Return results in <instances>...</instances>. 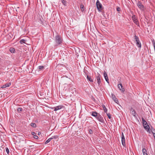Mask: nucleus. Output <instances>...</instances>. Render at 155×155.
I'll list each match as a JSON object with an SVG mask.
<instances>
[{"instance_id":"1","label":"nucleus","mask_w":155,"mask_h":155,"mask_svg":"<svg viewBox=\"0 0 155 155\" xmlns=\"http://www.w3.org/2000/svg\"><path fill=\"white\" fill-rule=\"evenodd\" d=\"M56 42L59 45L61 44L62 42V39L61 37L59 35L56 36L55 37Z\"/></svg>"},{"instance_id":"2","label":"nucleus","mask_w":155,"mask_h":155,"mask_svg":"<svg viewBox=\"0 0 155 155\" xmlns=\"http://www.w3.org/2000/svg\"><path fill=\"white\" fill-rule=\"evenodd\" d=\"M136 42V45L138 47L140 48L141 47V44L140 42L139 38L138 36H137L136 35L134 36Z\"/></svg>"},{"instance_id":"3","label":"nucleus","mask_w":155,"mask_h":155,"mask_svg":"<svg viewBox=\"0 0 155 155\" xmlns=\"http://www.w3.org/2000/svg\"><path fill=\"white\" fill-rule=\"evenodd\" d=\"M101 75L100 74L98 73L97 74V77L96 78V79L97 80V81L98 83V86L99 87H101Z\"/></svg>"},{"instance_id":"4","label":"nucleus","mask_w":155,"mask_h":155,"mask_svg":"<svg viewBox=\"0 0 155 155\" xmlns=\"http://www.w3.org/2000/svg\"><path fill=\"white\" fill-rule=\"evenodd\" d=\"M97 8L98 11H100L102 10V5L98 0L96 2Z\"/></svg>"},{"instance_id":"5","label":"nucleus","mask_w":155,"mask_h":155,"mask_svg":"<svg viewBox=\"0 0 155 155\" xmlns=\"http://www.w3.org/2000/svg\"><path fill=\"white\" fill-rule=\"evenodd\" d=\"M121 142H122V145L124 146L125 147L126 146V143L125 142V139L124 138V134L123 132H122L121 133Z\"/></svg>"},{"instance_id":"6","label":"nucleus","mask_w":155,"mask_h":155,"mask_svg":"<svg viewBox=\"0 0 155 155\" xmlns=\"http://www.w3.org/2000/svg\"><path fill=\"white\" fill-rule=\"evenodd\" d=\"M132 19L135 24L139 27L140 25L139 22L137 19L136 18L135 15H134L132 16Z\"/></svg>"},{"instance_id":"7","label":"nucleus","mask_w":155,"mask_h":155,"mask_svg":"<svg viewBox=\"0 0 155 155\" xmlns=\"http://www.w3.org/2000/svg\"><path fill=\"white\" fill-rule=\"evenodd\" d=\"M96 118L99 121L101 122H104V120L103 117L100 115H98Z\"/></svg>"},{"instance_id":"8","label":"nucleus","mask_w":155,"mask_h":155,"mask_svg":"<svg viewBox=\"0 0 155 155\" xmlns=\"http://www.w3.org/2000/svg\"><path fill=\"white\" fill-rule=\"evenodd\" d=\"M118 87L119 89L122 92H124V88L123 87L122 84H119L118 85Z\"/></svg>"},{"instance_id":"9","label":"nucleus","mask_w":155,"mask_h":155,"mask_svg":"<svg viewBox=\"0 0 155 155\" xmlns=\"http://www.w3.org/2000/svg\"><path fill=\"white\" fill-rule=\"evenodd\" d=\"M137 5L138 7L141 9H143L144 8L143 5L142 4L141 2L140 1H139L137 4Z\"/></svg>"},{"instance_id":"10","label":"nucleus","mask_w":155,"mask_h":155,"mask_svg":"<svg viewBox=\"0 0 155 155\" xmlns=\"http://www.w3.org/2000/svg\"><path fill=\"white\" fill-rule=\"evenodd\" d=\"M63 107V106L62 105H59L57 106L56 107H54L53 108H52V109H54V111H57L58 110L61 109Z\"/></svg>"},{"instance_id":"11","label":"nucleus","mask_w":155,"mask_h":155,"mask_svg":"<svg viewBox=\"0 0 155 155\" xmlns=\"http://www.w3.org/2000/svg\"><path fill=\"white\" fill-rule=\"evenodd\" d=\"M104 75L106 81L108 83H109V81L106 72L105 71H104Z\"/></svg>"},{"instance_id":"12","label":"nucleus","mask_w":155,"mask_h":155,"mask_svg":"<svg viewBox=\"0 0 155 155\" xmlns=\"http://www.w3.org/2000/svg\"><path fill=\"white\" fill-rule=\"evenodd\" d=\"M143 127L147 131L150 132V128L148 125L144 126Z\"/></svg>"},{"instance_id":"13","label":"nucleus","mask_w":155,"mask_h":155,"mask_svg":"<svg viewBox=\"0 0 155 155\" xmlns=\"http://www.w3.org/2000/svg\"><path fill=\"white\" fill-rule=\"evenodd\" d=\"M11 85V84L10 82L8 83H6L5 84V85L2 86V88H5L7 87H9V86H10Z\"/></svg>"},{"instance_id":"14","label":"nucleus","mask_w":155,"mask_h":155,"mask_svg":"<svg viewBox=\"0 0 155 155\" xmlns=\"http://www.w3.org/2000/svg\"><path fill=\"white\" fill-rule=\"evenodd\" d=\"M142 122L143 124V127L144 126H146L147 125H148L147 124V122L146 121V120L143 118H142Z\"/></svg>"},{"instance_id":"15","label":"nucleus","mask_w":155,"mask_h":155,"mask_svg":"<svg viewBox=\"0 0 155 155\" xmlns=\"http://www.w3.org/2000/svg\"><path fill=\"white\" fill-rule=\"evenodd\" d=\"M61 2L65 6H67L68 2L66 1L65 0H61Z\"/></svg>"},{"instance_id":"16","label":"nucleus","mask_w":155,"mask_h":155,"mask_svg":"<svg viewBox=\"0 0 155 155\" xmlns=\"http://www.w3.org/2000/svg\"><path fill=\"white\" fill-rule=\"evenodd\" d=\"M98 113L96 111L92 112L91 114V115L92 116L96 117Z\"/></svg>"},{"instance_id":"17","label":"nucleus","mask_w":155,"mask_h":155,"mask_svg":"<svg viewBox=\"0 0 155 155\" xmlns=\"http://www.w3.org/2000/svg\"><path fill=\"white\" fill-rule=\"evenodd\" d=\"M80 8L82 12H83L84 11V7L82 4L81 5Z\"/></svg>"},{"instance_id":"18","label":"nucleus","mask_w":155,"mask_h":155,"mask_svg":"<svg viewBox=\"0 0 155 155\" xmlns=\"http://www.w3.org/2000/svg\"><path fill=\"white\" fill-rule=\"evenodd\" d=\"M87 79L89 81H90L91 82H93V80L91 78V77L90 76H89L88 75H87Z\"/></svg>"},{"instance_id":"19","label":"nucleus","mask_w":155,"mask_h":155,"mask_svg":"<svg viewBox=\"0 0 155 155\" xmlns=\"http://www.w3.org/2000/svg\"><path fill=\"white\" fill-rule=\"evenodd\" d=\"M142 151L143 155H148L147 153V151L145 148L143 149Z\"/></svg>"},{"instance_id":"20","label":"nucleus","mask_w":155,"mask_h":155,"mask_svg":"<svg viewBox=\"0 0 155 155\" xmlns=\"http://www.w3.org/2000/svg\"><path fill=\"white\" fill-rule=\"evenodd\" d=\"M131 111L132 114L134 115V116H135V114H136V112L134 109L132 108Z\"/></svg>"},{"instance_id":"21","label":"nucleus","mask_w":155,"mask_h":155,"mask_svg":"<svg viewBox=\"0 0 155 155\" xmlns=\"http://www.w3.org/2000/svg\"><path fill=\"white\" fill-rule=\"evenodd\" d=\"M44 68V67L43 66H40L38 67V69L39 70H42Z\"/></svg>"},{"instance_id":"22","label":"nucleus","mask_w":155,"mask_h":155,"mask_svg":"<svg viewBox=\"0 0 155 155\" xmlns=\"http://www.w3.org/2000/svg\"><path fill=\"white\" fill-rule=\"evenodd\" d=\"M102 108H103V110L104 111V112L107 113V110L106 108L105 107V106L104 105H103Z\"/></svg>"},{"instance_id":"23","label":"nucleus","mask_w":155,"mask_h":155,"mask_svg":"<svg viewBox=\"0 0 155 155\" xmlns=\"http://www.w3.org/2000/svg\"><path fill=\"white\" fill-rule=\"evenodd\" d=\"M26 41V40L24 39H22L20 40V43L22 44L23 43H25Z\"/></svg>"},{"instance_id":"24","label":"nucleus","mask_w":155,"mask_h":155,"mask_svg":"<svg viewBox=\"0 0 155 155\" xmlns=\"http://www.w3.org/2000/svg\"><path fill=\"white\" fill-rule=\"evenodd\" d=\"M31 127H36V125L35 123H31Z\"/></svg>"},{"instance_id":"25","label":"nucleus","mask_w":155,"mask_h":155,"mask_svg":"<svg viewBox=\"0 0 155 155\" xmlns=\"http://www.w3.org/2000/svg\"><path fill=\"white\" fill-rule=\"evenodd\" d=\"M51 138H49L45 142V144H47L49 142H50L51 140Z\"/></svg>"},{"instance_id":"26","label":"nucleus","mask_w":155,"mask_h":155,"mask_svg":"<svg viewBox=\"0 0 155 155\" xmlns=\"http://www.w3.org/2000/svg\"><path fill=\"white\" fill-rule=\"evenodd\" d=\"M10 51L12 53H14L15 50L14 48H10Z\"/></svg>"},{"instance_id":"27","label":"nucleus","mask_w":155,"mask_h":155,"mask_svg":"<svg viewBox=\"0 0 155 155\" xmlns=\"http://www.w3.org/2000/svg\"><path fill=\"white\" fill-rule=\"evenodd\" d=\"M58 137V136H52L50 138H51V140H52L53 139H56Z\"/></svg>"},{"instance_id":"28","label":"nucleus","mask_w":155,"mask_h":155,"mask_svg":"<svg viewBox=\"0 0 155 155\" xmlns=\"http://www.w3.org/2000/svg\"><path fill=\"white\" fill-rule=\"evenodd\" d=\"M22 108H21V107H18L17 109V110H18V112H19V113L20 112H21L22 111Z\"/></svg>"},{"instance_id":"29","label":"nucleus","mask_w":155,"mask_h":155,"mask_svg":"<svg viewBox=\"0 0 155 155\" xmlns=\"http://www.w3.org/2000/svg\"><path fill=\"white\" fill-rule=\"evenodd\" d=\"M111 97L112 98V99L113 100L116 98V97L113 94H111Z\"/></svg>"},{"instance_id":"30","label":"nucleus","mask_w":155,"mask_h":155,"mask_svg":"<svg viewBox=\"0 0 155 155\" xmlns=\"http://www.w3.org/2000/svg\"><path fill=\"white\" fill-rule=\"evenodd\" d=\"M106 114L108 118L110 119L111 118V114L110 113H106Z\"/></svg>"},{"instance_id":"31","label":"nucleus","mask_w":155,"mask_h":155,"mask_svg":"<svg viewBox=\"0 0 155 155\" xmlns=\"http://www.w3.org/2000/svg\"><path fill=\"white\" fill-rule=\"evenodd\" d=\"M113 100L114 101V102H116L117 104H118V101L116 97L115 98H114V99H113Z\"/></svg>"},{"instance_id":"32","label":"nucleus","mask_w":155,"mask_h":155,"mask_svg":"<svg viewBox=\"0 0 155 155\" xmlns=\"http://www.w3.org/2000/svg\"><path fill=\"white\" fill-rule=\"evenodd\" d=\"M6 149V151L8 154V153H9V149H8V148L7 147H6L5 148Z\"/></svg>"},{"instance_id":"33","label":"nucleus","mask_w":155,"mask_h":155,"mask_svg":"<svg viewBox=\"0 0 155 155\" xmlns=\"http://www.w3.org/2000/svg\"><path fill=\"white\" fill-rule=\"evenodd\" d=\"M152 42H153V46L154 47V50H155V42L154 40H153L152 41Z\"/></svg>"},{"instance_id":"34","label":"nucleus","mask_w":155,"mask_h":155,"mask_svg":"<svg viewBox=\"0 0 155 155\" xmlns=\"http://www.w3.org/2000/svg\"><path fill=\"white\" fill-rule=\"evenodd\" d=\"M89 132L90 134H92L93 133V131L92 130L90 129L89 130Z\"/></svg>"},{"instance_id":"35","label":"nucleus","mask_w":155,"mask_h":155,"mask_svg":"<svg viewBox=\"0 0 155 155\" xmlns=\"http://www.w3.org/2000/svg\"><path fill=\"white\" fill-rule=\"evenodd\" d=\"M151 130H152V132H155V130L154 128H153L152 127H151Z\"/></svg>"},{"instance_id":"36","label":"nucleus","mask_w":155,"mask_h":155,"mask_svg":"<svg viewBox=\"0 0 155 155\" xmlns=\"http://www.w3.org/2000/svg\"><path fill=\"white\" fill-rule=\"evenodd\" d=\"M34 138L35 139H38V137L37 136L35 135L34 136Z\"/></svg>"},{"instance_id":"37","label":"nucleus","mask_w":155,"mask_h":155,"mask_svg":"<svg viewBox=\"0 0 155 155\" xmlns=\"http://www.w3.org/2000/svg\"><path fill=\"white\" fill-rule=\"evenodd\" d=\"M31 134L32 135H33L34 136H35L36 134L34 132H31Z\"/></svg>"},{"instance_id":"38","label":"nucleus","mask_w":155,"mask_h":155,"mask_svg":"<svg viewBox=\"0 0 155 155\" xmlns=\"http://www.w3.org/2000/svg\"><path fill=\"white\" fill-rule=\"evenodd\" d=\"M117 10L118 12H119L120 11V8L119 7L117 8Z\"/></svg>"},{"instance_id":"39","label":"nucleus","mask_w":155,"mask_h":155,"mask_svg":"<svg viewBox=\"0 0 155 155\" xmlns=\"http://www.w3.org/2000/svg\"><path fill=\"white\" fill-rule=\"evenodd\" d=\"M152 133H153V135L154 137H155V132H152Z\"/></svg>"},{"instance_id":"40","label":"nucleus","mask_w":155,"mask_h":155,"mask_svg":"<svg viewBox=\"0 0 155 155\" xmlns=\"http://www.w3.org/2000/svg\"><path fill=\"white\" fill-rule=\"evenodd\" d=\"M41 134V133L40 132H39L38 133V135H39Z\"/></svg>"}]
</instances>
